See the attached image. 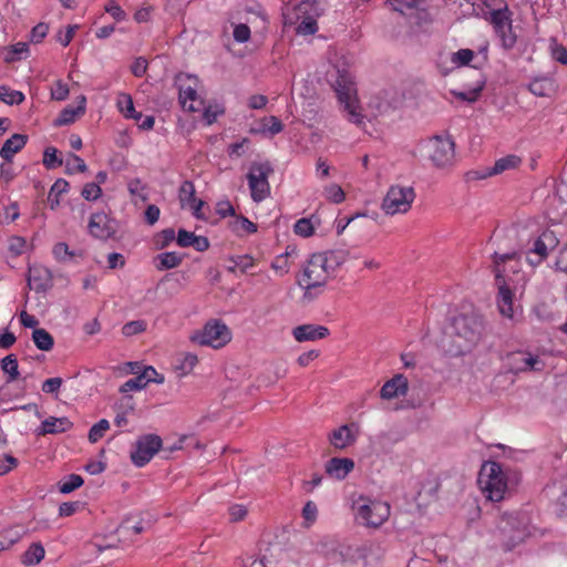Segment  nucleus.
Instances as JSON below:
<instances>
[{
	"label": "nucleus",
	"mask_w": 567,
	"mask_h": 567,
	"mask_svg": "<svg viewBox=\"0 0 567 567\" xmlns=\"http://www.w3.org/2000/svg\"><path fill=\"white\" fill-rule=\"evenodd\" d=\"M357 258L347 249L327 250L311 255L299 280V285L305 289V298L311 299L312 290L326 286L341 266Z\"/></svg>",
	"instance_id": "f257e3e1"
},
{
	"label": "nucleus",
	"mask_w": 567,
	"mask_h": 567,
	"mask_svg": "<svg viewBox=\"0 0 567 567\" xmlns=\"http://www.w3.org/2000/svg\"><path fill=\"white\" fill-rule=\"evenodd\" d=\"M452 355H465L482 341L485 331V320L477 312H462L452 320Z\"/></svg>",
	"instance_id": "f03ea898"
},
{
	"label": "nucleus",
	"mask_w": 567,
	"mask_h": 567,
	"mask_svg": "<svg viewBox=\"0 0 567 567\" xmlns=\"http://www.w3.org/2000/svg\"><path fill=\"white\" fill-rule=\"evenodd\" d=\"M477 484L483 495L492 501L499 502L505 498L508 491L507 475L497 462H485L478 473Z\"/></svg>",
	"instance_id": "7ed1b4c3"
},
{
	"label": "nucleus",
	"mask_w": 567,
	"mask_h": 567,
	"mask_svg": "<svg viewBox=\"0 0 567 567\" xmlns=\"http://www.w3.org/2000/svg\"><path fill=\"white\" fill-rule=\"evenodd\" d=\"M355 518L359 523L369 528H379L390 517L391 507L389 503L360 496L353 504Z\"/></svg>",
	"instance_id": "20e7f679"
},
{
	"label": "nucleus",
	"mask_w": 567,
	"mask_h": 567,
	"mask_svg": "<svg viewBox=\"0 0 567 567\" xmlns=\"http://www.w3.org/2000/svg\"><path fill=\"white\" fill-rule=\"evenodd\" d=\"M319 13L317 11L313 0H300L297 4L291 8L288 7L285 12L286 24H297V33L302 35L315 34L318 31V24L316 17Z\"/></svg>",
	"instance_id": "39448f33"
},
{
	"label": "nucleus",
	"mask_w": 567,
	"mask_h": 567,
	"mask_svg": "<svg viewBox=\"0 0 567 567\" xmlns=\"http://www.w3.org/2000/svg\"><path fill=\"white\" fill-rule=\"evenodd\" d=\"M334 91L337 93L340 104L347 113L348 121L360 125L363 122V115L357 99V90L351 76L347 72L338 71V76L334 81Z\"/></svg>",
	"instance_id": "423d86ee"
},
{
	"label": "nucleus",
	"mask_w": 567,
	"mask_h": 567,
	"mask_svg": "<svg viewBox=\"0 0 567 567\" xmlns=\"http://www.w3.org/2000/svg\"><path fill=\"white\" fill-rule=\"evenodd\" d=\"M496 7L491 11L489 21L493 25L494 32L498 37L503 48L506 50L513 49L516 44L517 37L513 31L512 12L503 0H493Z\"/></svg>",
	"instance_id": "0eeeda50"
},
{
	"label": "nucleus",
	"mask_w": 567,
	"mask_h": 567,
	"mask_svg": "<svg viewBox=\"0 0 567 567\" xmlns=\"http://www.w3.org/2000/svg\"><path fill=\"white\" fill-rule=\"evenodd\" d=\"M416 194L412 186L392 185L382 199L381 209L388 216L410 212Z\"/></svg>",
	"instance_id": "6e6552de"
},
{
	"label": "nucleus",
	"mask_w": 567,
	"mask_h": 567,
	"mask_svg": "<svg viewBox=\"0 0 567 567\" xmlns=\"http://www.w3.org/2000/svg\"><path fill=\"white\" fill-rule=\"evenodd\" d=\"M274 168L269 162H254L247 174L248 186L254 202L260 203L270 195L269 176Z\"/></svg>",
	"instance_id": "1a4fd4ad"
},
{
	"label": "nucleus",
	"mask_w": 567,
	"mask_h": 567,
	"mask_svg": "<svg viewBox=\"0 0 567 567\" xmlns=\"http://www.w3.org/2000/svg\"><path fill=\"white\" fill-rule=\"evenodd\" d=\"M499 529L506 539L507 549L524 542L529 535V524L525 515L505 514L499 522Z\"/></svg>",
	"instance_id": "9d476101"
},
{
	"label": "nucleus",
	"mask_w": 567,
	"mask_h": 567,
	"mask_svg": "<svg viewBox=\"0 0 567 567\" xmlns=\"http://www.w3.org/2000/svg\"><path fill=\"white\" fill-rule=\"evenodd\" d=\"M162 444V439L156 434H145L140 436L131 451L132 463L137 467H143L161 450Z\"/></svg>",
	"instance_id": "9b49d317"
},
{
	"label": "nucleus",
	"mask_w": 567,
	"mask_h": 567,
	"mask_svg": "<svg viewBox=\"0 0 567 567\" xmlns=\"http://www.w3.org/2000/svg\"><path fill=\"white\" fill-rule=\"evenodd\" d=\"M194 340L202 346H209L214 349H219L231 340V332L221 321L213 320L204 326L200 333H198Z\"/></svg>",
	"instance_id": "f8f14e48"
},
{
	"label": "nucleus",
	"mask_w": 567,
	"mask_h": 567,
	"mask_svg": "<svg viewBox=\"0 0 567 567\" xmlns=\"http://www.w3.org/2000/svg\"><path fill=\"white\" fill-rule=\"evenodd\" d=\"M559 240L554 231L544 230L537 236L526 252V259L533 267L540 265L556 249Z\"/></svg>",
	"instance_id": "ddd939ff"
},
{
	"label": "nucleus",
	"mask_w": 567,
	"mask_h": 567,
	"mask_svg": "<svg viewBox=\"0 0 567 567\" xmlns=\"http://www.w3.org/2000/svg\"><path fill=\"white\" fill-rule=\"evenodd\" d=\"M179 102L182 107L188 112H199L204 109V101L197 94V78L192 75L178 76Z\"/></svg>",
	"instance_id": "4468645a"
},
{
	"label": "nucleus",
	"mask_w": 567,
	"mask_h": 567,
	"mask_svg": "<svg viewBox=\"0 0 567 567\" xmlns=\"http://www.w3.org/2000/svg\"><path fill=\"white\" fill-rule=\"evenodd\" d=\"M502 276L503 275L499 272L498 279L496 280L498 289L496 298L497 308L503 317L514 319V291L517 287L507 280H503Z\"/></svg>",
	"instance_id": "2eb2a0df"
},
{
	"label": "nucleus",
	"mask_w": 567,
	"mask_h": 567,
	"mask_svg": "<svg viewBox=\"0 0 567 567\" xmlns=\"http://www.w3.org/2000/svg\"><path fill=\"white\" fill-rule=\"evenodd\" d=\"M430 157L437 167L450 165L454 158V142L450 137L435 136L431 141Z\"/></svg>",
	"instance_id": "dca6fc26"
},
{
	"label": "nucleus",
	"mask_w": 567,
	"mask_h": 567,
	"mask_svg": "<svg viewBox=\"0 0 567 567\" xmlns=\"http://www.w3.org/2000/svg\"><path fill=\"white\" fill-rule=\"evenodd\" d=\"M508 364L511 370L518 372L542 371L545 367L538 355H534L526 351H516L508 355Z\"/></svg>",
	"instance_id": "f3484780"
},
{
	"label": "nucleus",
	"mask_w": 567,
	"mask_h": 567,
	"mask_svg": "<svg viewBox=\"0 0 567 567\" xmlns=\"http://www.w3.org/2000/svg\"><path fill=\"white\" fill-rule=\"evenodd\" d=\"M89 231L96 238L107 239L115 234L116 223L103 212L94 213L89 221Z\"/></svg>",
	"instance_id": "a211bd4d"
},
{
	"label": "nucleus",
	"mask_w": 567,
	"mask_h": 567,
	"mask_svg": "<svg viewBox=\"0 0 567 567\" xmlns=\"http://www.w3.org/2000/svg\"><path fill=\"white\" fill-rule=\"evenodd\" d=\"M495 264V280L498 279L499 272L503 275L502 279L509 281L512 285L515 284V279L512 275H516L518 272L519 259L516 252L505 254V255H495L494 257Z\"/></svg>",
	"instance_id": "6ab92c4d"
},
{
	"label": "nucleus",
	"mask_w": 567,
	"mask_h": 567,
	"mask_svg": "<svg viewBox=\"0 0 567 567\" xmlns=\"http://www.w3.org/2000/svg\"><path fill=\"white\" fill-rule=\"evenodd\" d=\"M195 193L196 192L193 182L185 181L179 187L178 197L182 207H188L192 209L193 215L199 219L203 218L202 207L204 206V202L196 198Z\"/></svg>",
	"instance_id": "aec40b11"
},
{
	"label": "nucleus",
	"mask_w": 567,
	"mask_h": 567,
	"mask_svg": "<svg viewBox=\"0 0 567 567\" xmlns=\"http://www.w3.org/2000/svg\"><path fill=\"white\" fill-rule=\"evenodd\" d=\"M292 336L298 342L316 341L329 336V329L320 324H300L292 329Z\"/></svg>",
	"instance_id": "412c9836"
},
{
	"label": "nucleus",
	"mask_w": 567,
	"mask_h": 567,
	"mask_svg": "<svg viewBox=\"0 0 567 567\" xmlns=\"http://www.w3.org/2000/svg\"><path fill=\"white\" fill-rule=\"evenodd\" d=\"M408 390V379L403 374H396L383 384L380 395L384 400H392L394 398L404 396Z\"/></svg>",
	"instance_id": "4be33fe9"
},
{
	"label": "nucleus",
	"mask_w": 567,
	"mask_h": 567,
	"mask_svg": "<svg viewBox=\"0 0 567 567\" xmlns=\"http://www.w3.org/2000/svg\"><path fill=\"white\" fill-rule=\"evenodd\" d=\"M354 468V462L348 457H332L324 465L326 473L336 480H343Z\"/></svg>",
	"instance_id": "5701e85b"
},
{
	"label": "nucleus",
	"mask_w": 567,
	"mask_h": 567,
	"mask_svg": "<svg viewBox=\"0 0 567 567\" xmlns=\"http://www.w3.org/2000/svg\"><path fill=\"white\" fill-rule=\"evenodd\" d=\"M73 423L65 416L54 417L50 416L45 419L41 425L35 430V434L44 436L48 434H60L69 431Z\"/></svg>",
	"instance_id": "b1692460"
},
{
	"label": "nucleus",
	"mask_w": 567,
	"mask_h": 567,
	"mask_svg": "<svg viewBox=\"0 0 567 567\" xmlns=\"http://www.w3.org/2000/svg\"><path fill=\"white\" fill-rule=\"evenodd\" d=\"M86 97L84 95H80L78 97V106H66L64 107L59 116L54 120L55 126H64L73 123L76 117L83 115L85 113Z\"/></svg>",
	"instance_id": "393cba45"
},
{
	"label": "nucleus",
	"mask_w": 567,
	"mask_h": 567,
	"mask_svg": "<svg viewBox=\"0 0 567 567\" xmlns=\"http://www.w3.org/2000/svg\"><path fill=\"white\" fill-rule=\"evenodd\" d=\"M355 440L357 436L349 425H341L333 430L329 435L331 445L338 450H344L351 446Z\"/></svg>",
	"instance_id": "a878e982"
},
{
	"label": "nucleus",
	"mask_w": 567,
	"mask_h": 567,
	"mask_svg": "<svg viewBox=\"0 0 567 567\" xmlns=\"http://www.w3.org/2000/svg\"><path fill=\"white\" fill-rule=\"evenodd\" d=\"M27 143V136L22 134H13L8 138L0 150V156L6 162H12V157L17 154Z\"/></svg>",
	"instance_id": "bb28decb"
},
{
	"label": "nucleus",
	"mask_w": 567,
	"mask_h": 567,
	"mask_svg": "<svg viewBox=\"0 0 567 567\" xmlns=\"http://www.w3.org/2000/svg\"><path fill=\"white\" fill-rule=\"evenodd\" d=\"M45 556V549L41 543H32L21 556V564L34 566L40 564Z\"/></svg>",
	"instance_id": "cd10ccee"
},
{
	"label": "nucleus",
	"mask_w": 567,
	"mask_h": 567,
	"mask_svg": "<svg viewBox=\"0 0 567 567\" xmlns=\"http://www.w3.org/2000/svg\"><path fill=\"white\" fill-rule=\"evenodd\" d=\"M116 105L118 111L126 117L140 121L143 116L134 109L133 99L127 93H120L117 96Z\"/></svg>",
	"instance_id": "c85d7f7f"
},
{
	"label": "nucleus",
	"mask_w": 567,
	"mask_h": 567,
	"mask_svg": "<svg viewBox=\"0 0 567 567\" xmlns=\"http://www.w3.org/2000/svg\"><path fill=\"white\" fill-rule=\"evenodd\" d=\"M296 255V249L287 250L275 257L271 262V268L276 271V274L280 277L287 275L290 270V258Z\"/></svg>",
	"instance_id": "c756f323"
},
{
	"label": "nucleus",
	"mask_w": 567,
	"mask_h": 567,
	"mask_svg": "<svg viewBox=\"0 0 567 567\" xmlns=\"http://www.w3.org/2000/svg\"><path fill=\"white\" fill-rule=\"evenodd\" d=\"M32 340L38 349L50 351L53 348V337L43 328H35L32 332Z\"/></svg>",
	"instance_id": "7c9ffc66"
},
{
	"label": "nucleus",
	"mask_w": 567,
	"mask_h": 567,
	"mask_svg": "<svg viewBox=\"0 0 567 567\" xmlns=\"http://www.w3.org/2000/svg\"><path fill=\"white\" fill-rule=\"evenodd\" d=\"M520 162V158L516 155H507L505 157H502L495 162L488 175H496L505 171L516 168L519 166Z\"/></svg>",
	"instance_id": "2f4dec72"
},
{
	"label": "nucleus",
	"mask_w": 567,
	"mask_h": 567,
	"mask_svg": "<svg viewBox=\"0 0 567 567\" xmlns=\"http://www.w3.org/2000/svg\"><path fill=\"white\" fill-rule=\"evenodd\" d=\"M69 189V183L65 179H58L51 187L49 193V203L51 208L54 209L60 204V196L66 193Z\"/></svg>",
	"instance_id": "473e14b6"
},
{
	"label": "nucleus",
	"mask_w": 567,
	"mask_h": 567,
	"mask_svg": "<svg viewBox=\"0 0 567 567\" xmlns=\"http://www.w3.org/2000/svg\"><path fill=\"white\" fill-rule=\"evenodd\" d=\"M158 260V265L156 268L158 270L172 269L181 265L183 258L176 252H163L156 257Z\"/></svg>",
	"instance_id": "72a5a7b5"
},
{
	"label": "nucleus",
	"mask_w": 567,
	"mask_h": 567,
	"mask_svg": "<svg viewBox=\"0 0 567 567\" xmlns=\"http://www.w3.org/2000/svg\"><path fill=\"white\" fill-rule=\"evenodd\" d=\"M284 130L281 121L277 116H266L260 121L259 132L274 136Z\"/></svg>",
	"instance_id": "f704fd0d"
},
{
	"label": "nucleus",
	"mask_w": 567,
	"mask_h": 567,
	"mask_svg": "<svg viewBox=\"0 0 567 567\" xmlns=\"http://www.w3.org/2000/svg\"><path fill=\"white\" fill-rule=\"evenodd\" d=\"M231 228L240 236L245 234H255L257 231V225L245 216H237L231 224Z\"/></svg>",
	"instance_id": "c9c22d12"
},
{
	"label": "nucleus",
	"mask_w": 567,
	"mask_h": 567,
	"mask_svg": "<svg viewBox=\"0 0 567 567\" xmlns=\"http://www.w3.org/2000/svg\"><path fill=\"white\" fill-rule=\"evenodd\" d=\"M52 254L59 262H66L72 260L76 256H81V254L71 250L65 243L55 244L52 249Z\"/></svg>",
	"instance_id": "e433bc0d"
},
{
	"label": "nucleus",
	"mask_w": 567,
	"mask_h": 567,
	"mask_svg": "<svg viewBox=\"0 0 567 567\" xmlns=\"http://www.w3.org/2000/svg\"><path fill=\"white\" fill-rule=\"evenodd\" d=\"M0 101L13 105L20 104L24 101V94L20 91L11 90L7 85L0 86Z\"/></svg>",
	"instance_id": "4c0bfd02"
},
{
	"label": "nucleus",
	"mask_w": 567,
	"mask_h": 567,
	"mask_svg": "<svg viewBox=\"0 0 567 567\" xmlns=\"http://www.w3.org/2000/svg\"><path fill=\"white\" fill-rule=\"evenodd\" d=\"M84 481L82 476L78 474H71L66 478L59 482V491L62 494H69L83 485Z\"/></svg>",
	"instance_id": "58836bf2"
},
{
	"label": "nucleus",
	"mask_w": 567,
	"mask_h": 567,
	"mask_svg": "<svg viewBox=\"0 0 567 567\" xmlns=\"http://www.w3.org/2000/svg\"><path fill=\"white\" fill-rule=\"evenodd\" d=\"M1 368L8 374V382L16 381L19 378L18 360L14 354L3 358Z\"/></svg>",
	"instance_id": "ea45409f"
},
{
	"label": "nucleus",
	"mask_w": 567,
	"mask_h": 567,
	"mask_svg": "<svg viewBox=\"0 0 567 567\" xmlns=\"http://www.w3.org/2000/svg\"><path fill=\"white\" fill-rule=\"evenodd\" d=\"M110 429V422L105 419L100 420L97 423H95L89 431V441L91 443H96L99 440H101L104 434Z\"/></svg>",
	"instance_id": "a19ab883"
},
{
	"label": "nucleus",
	"mask_w": 567,
	"mask_h": 567,
	"mask_svg": "<svg viewBox=\"0 0 567 567\" xmlns=\"http://www.w3.org/2000/svg\"><path fill=\"white\" fill-rule=\"evenodd\" d=\"M66 172L70 174L73 173H84L87 169L85 162L78 155L70 153L68 155L66 162Z\"/></svg>",
	"instance_id": "79ce46f5"
},
{
	"label": "nucleus",
	"mask_w": 567,
	"mask_h": 567,
	"mask_svg": "<svg viewBox=\"0 0 567 567\" xmlns=\"http://www.w3.org/2000/svg\"><path fill=\"white\" fill-rule=\"evenodd\" d=\"M323 194L328 200H330L334 204H340L346 198V194H344L343 189L337 184H330V185L326 186Z\"/></svg>",
	"instance_id": "37998d69"
},
{
	"label": "nucleus",
	"mask_w": 567,
	"mask_h": 567,
	"mask_svg": "<svg viewBox=\"0 0 567 567\" xmlns=\"http://www.w3.org/2000/svg\"><path fill=\"white\" fill-rule=\"evenodd\" d=\"M389 6L401 13H405L411 9H416L422 3V0H388Z\"/></svg>",
	"instance_id": "c03bdc74"
},
{
	"label": "nucleus",
	"mask_w": 567,
	"mask_h": 567,
	"mask_svg": "<svg viewBox=\"0 0 567 567\" xmlns=\"http://www.w3.org/2000/svg\"><path fill=\"white\" fill-rule=\"evenodd\" d=\"M147 323L145 320H133L127 323H125L122 327V333L125 337H132L138 333H142L146 330Z\"/></svg>",
	"instance_id": "a18cd8bd"
},
{
	"label": "nucleus",
	"mask_w": 567,
	"mask_h": 567,
	"mask_svg": "<svg viewBox=\"0 0 567 567\" xmlns=\"http://www.w3.org/2000/svg\"><path fill=\"white\" fill-rule=\"evenodd\" d=\"M293 231L296 235L307 238L313 234L315 227L310 219L300 218L296 221Z\"/></svg>",
	"instance_id": "49530a36"
},
{
	"label": "nucleus",
	"mask_w": 567,
	"mask_h": 567,
	"mask_svg": "<svg viewBox=\"0 0 567 567\" xmlns=\"http://www.w3.org/2000/svg\"><path fill=\"white\" fill-rule=\"evenodd\" d=\"M43 164L48 168L61 166L63 161L58 157V150L55 147H47L43 153Z\"/></svg>",
	"instance_id": "de8ad7c7"
},
{
	"label": "nucleus",
	"mask_w": 567,
	"mask_h": 567,
	"mask_svg": "<svg viewBox=\"0 0 567 567\" xmlns=\"http://www.w3.org/2000/svg\"><path fill=\"white\" fill-rule=\"evenodd\" d=\"M29 47L24 42H18L10 47L9 53L6 56V62L10 63L22 58V54H27Z\"/></svg>",
	"instance_id": "09e8293b"
},
{
	"label": "nucleus",
	"mask_w": 567,
	"mask_h": 567,
	"mask_svg": "<svg viewBox=\"0 0 567 567\" xmlns=\"http://www.w3.org/2000/svg\"><path fill=\"white\" fill-rule=\"evenodd\" d=\"M474 58V52L470 49H461L457 52L453 53L452 62L457 66L467 65Z\"/></svg>",
	"instance_id": "8fccbe9b"
},
{
	"label": "nucleus",
	"mask_w": 567,
	"mask_h": 567,
	"mask_svg": "<svg viewBox=\"0 0 567 567\" xmlns=\"http://www.w3.org/2000/svg\"><path fill=\"white\" fill-rule=\"evenodd\" d=\"M145 386H146L145 381H143L141 374H138V375L127 380L126 382H124L120 388V392L128 393L132 391H140V390L144 389Z\"/></svg>",
	"instance_id": "3c124183"
},
{
	"label": "nucleus",
	"mask_w": 567,
	"mask_h": 567,
	"mask_svg": "<svg viewBox=\"0 0 567 567\" xmlns=\"http://www.w3.org/2000/svg\"><path fill=\"white\" fill-rule=\"evenodd\" d=\"M550 83L547 80H535L533 81L528 89L536 96H547Z\"/></svg>",
	"instance_id": "603ef678"
},
{
	"label": "nucleus",
	"mask_w": 567,
	"mask_h": 567,
	"mask_svg": "<svg viewBox=\"0 0 567 567\" xmlns=\"http://www.w3.org/2000/svg\"><path fill=\"white\" fill-rule=\"evenodd\" d=\"M250 28L245 23H239L234 27L233 35L235 41L245 43L250 39Z\"/></svg>",
	"instance_id": "864d4df0"
},
{
	"label": "nucleus",
	"mask_w": 567,
	"mask_h": 567,
	"mask_svg": "<svg viewBox=\"0 0 567 567\" xmlns=\"http://www.w3.org/2000/svg\"><path fill=\"white\" fill-rule=\"evenodd\" d=\"M69 86L62 81H56L51 89V97L55 101H64L69 95Z\"/></svg>",
	"instance_id": "5fc2aeb1"
},
{
	"label": "nucleus",
	"mask_w": 567,
	"mask_h": 567,
	"mask_svg": "<svg viewBox=\"0 0 567 567\" xmlns=\"http://www.w3.org/2000/svg\"><path fill=\"white\" fill-rule=\"evenodd\" d=\"M141 377L143 381H145V385H147L150 382L154 383H163L164 377L162 374H158L157 371L153 367H146L144 368L143 372L141 373Z\"/></svg>",
	"instance_id": "6e6d98bb"
},
{
	"label": "nucleus",
	"mask_w": 567,
	"mask_h": 567,
	"mask_svg": "<svg viewBox=\"0 0 567 567\" xmlns=\"http://www.w3.org/2000/svg\"><path fill=\"white\" fill-rule=\"evenodd\" d=\"M102 195V189L96 183H89L82 189V196L86 200H95Z\"/></svg>",
	"instance_id": "4d7b16f0"
},
{
	"label": "nucleus",
	"mask_w": 567,
	"mask_h": 567,
	"mask_svg": "<svg viewBox=\"0 0 567 567\" xmlns=\"http://www.w3.org/2000/svg\"><path fill=\"white\" fill-rule=\"evenodd\" d=\"M317 514H318L317 505L311 501L307 502L302 508V516H303L305 520L308 522V526L311 525L316 520Z\"/></svg>",
	"instance_id": "13d9d810"
},
{
	"label": "nucleus",
	"mask_w": 567,
	"mask_h": 567,
	"mask_svg": "<svg viewBox=\"0 0 567 567\" xmlns=\"http://www.w3.org/2000/svg\"><path fill=\"white\" fill-rule=\"evenodd\" d=\"M551 56L557 62L567 65V49L563 44L554 43L551 45Z\"/></svg>",
	"instance_id": "bf43d9fd"
},
{
	"label": "nucleus",
	"mask_w": 567,
	"mask_h": 567,
	"mask_svg": "<svg viewBox=\"0 0 567 567\" xmlns=\"http://www.w3.org/2000/svg\"><path fill=\"white\" fill-rule=\"evenodd\" d=\"M197 362H198L197 355H195L193 353H186L183 357L179 369L183 371V374H187L194 369V367L197 364Z\"/></svg>",
	"instance_id": "052dcab7"
},
{
	"label": "nucleus",
	"mask_w": 567,
	"mask_h": 567,
	"mask_svg": "<svg viewBox=\"0 0 567 567\" xmlns=\"http://www.w3.org/2000/svg\"><path fill=\"white\" fill-rule=\"evenodd\" d=\"M105 11L110 13L116 21H123L126 18L125 11L114 1L105 6Z\"/></svg>",
	"instance_id": "680f3d73"
},
{
	"label": "nucleus",
	"mask_w": 567,
	"mask_h": 567,
	"mask_svg": "<svg viewBox=\"0 0 567 567\" xmlns=\"http://www.w3.org/2000/svg\"><path fill=\"white\" fill-rule=\"evenodd\" d=\"M128 192L132 195L138 196L143 199H145V185L142 183L141 179L134 178L128 182L127 185Z\"/></svg>",
	"instance_id": "e2e57ef3"
},
{
	"label": "nucleus",
	"mask_w": 567,
	"mask_h": 567,
	"mask_svg": "<svg viewBox=\"0 0 567 567\" xmlns=\"http://www.w3.org/2000/svg\"><path fill=\"white\" fill-rule=\"evenodd\" d=\"M247 515V508L241 504H235L229 507V517L231 522L243 520Z\"/></svg>",
	"instance_id": "0e129e2a"
},
{
	"label": "nucleus",
	"mask_w": 567,
	"mask_h": 567,
	"mask_svg": "<svg viewBox=\"0 0 567 567\" xmlns=\"http://www.w3.org/2000/svg\"><path fill=\"white\" fill-rule=\"evenodd\" d=\"M147 65H148L147 60L140 56L133 62V64L131 66V71L135 76L141 78L146 73Z\"/></svg>",
	"instance_id": "69168bd1"
},
{
	"label": "nucleus",
	"mask_w": 567,
	"mask_h": 567,
	"mask_svg": "<svg viewBox=\"0 0 567 567\" xmlns=\"http://www.w3.org/2000/svg\"><path fill=\"white\" fill-rule=\"evenodd\" d=\"M18 460L11 455H6L3 458H0V475H4L9 473L11 470L17 467Z\"/></svg>",
	"instance_id": "338daca9"
},
{
	"label": "nucleus",
	"mask_w": 567,
	"mask_h": 567,
	"mask_svg": "<svg viewBox=\"0 0 567 567\" xmlns=\"http://www.w3.org/2000/svg\"><path fill=\"white\" fill-rule=\"evenodd\" d=\"M63 380L61 378L47 379L42 384V391L45 393H55L62 385Z\"/></svg>",
	"instance_id": "774afa93"
}]
</instances>
